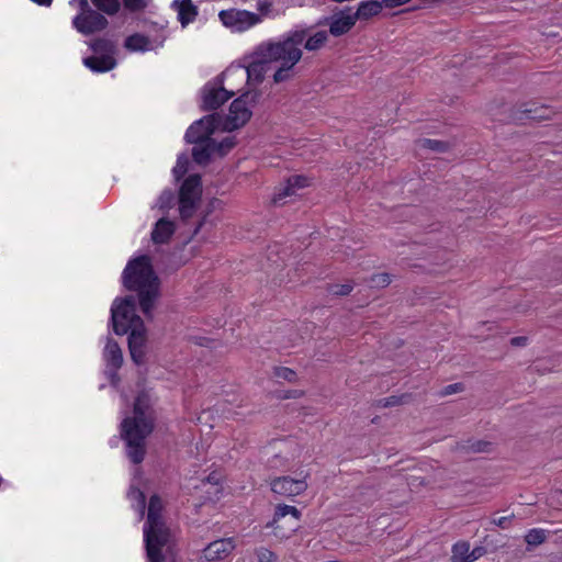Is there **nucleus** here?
<instances>
[{"label":"nucleus","instance_id":"f257e3e1","mask_svg":"<svg viewBox=\"0 0 562 562\" xmlns=\"http://www.w3.org/2000/svg\"><path fill=\"white\" fill-rule=\"evenodd\" d=\"M150 400L146 392H139L134 402L132 417H125L121 423V438L125 443L128 460L139 464L146 456V439L154 430L150 415Z\"/></svg>","mask_w":562,"mask_h":562},{"label":"nucleus","instance_id":"f03ea898","mask_svg":"<svg viewBox=\"0 0 562 562\" xmlns=\"http://www.w3.org/2000/svg\"><path fill=\"white\" fill-rule=\"evenodd\" d=\"M123 285L137 293L140 311L146 318H153V310L159 297V279L154 271L151 259L147 255H142L131 259L123 273Z\"/></svg>","mask_w":562,"mask_h":562},{"label":"nucleus","instance_id":"7ed1b4c3","mask_svg":"<svg viewBox=\"0 0 562 562\" xmlns=\"http://www.w3.org/2000/svg\"><path fill=\"white\" fill-rule=\"evenodd\" d=\"M162 502L158 495L149 498L144 541L149 562H165L162 548L170 541V530L161 517Z\"/></svg>","mask_w":562,"mask_h":562},{"label":"nucleus","instance_id":"20e7f679","mask_svg":"<svg viewBox=\"0 0 562 562\" xmlns=\"http://www.w3.org/2000/svg\"><path fill=\"white\" fill-rule=\"evenodd\" d=\"M111 322L116 335H125L133 327L144 324L136 314V299L127 295L124 299H115L111 307Z\"/></svg>","mask_w":562,"mask_h":562},{"label":"nucleus","instance_id":"39448f33","mask_svg":"<svg viewBox=\"0 0 562 562\" xmlns=\"http://www.w3.org/2000/svg\"><path fill=\"white\" fill-rule=\"evenodd\" d=\"M260 95L257 91H248L235 99L229 106V113L221 120L222 128L232 132L243 127L250 120L251 108L258 103Z\"/></svg>","mask_w":562,"mask_h":562},{"label":"nucleus","instance_id":"423d86ee","mask_svg":"<svg viewBox=\"0 0 562 562\" xmlns=\"http://www.w3.org/2000/svg\"><path fill=\"white\" fill-rule=\"evenodd\" d=\"M90 48L95 53V56L83 58L86 67L94 72H105L112 70L116 66V44L110 38L99 37L89 43Z\"/></svg>","mask_w":562,"mask_h":562},{"label":"nucleus","instance_id":"0eeeda50","mask_svg":"<svg viewBox=\"0 0 562 562\" xmlns=\"http://www.w3.org/2000/svg\"><path fill=\"white\" fill-rule=\"evenodd\" d=\"M305 38V31H295L282 42L268 43L263 52L270 59L289 58L290 65H295L302 57V50L299 46Z\"/></svg>","mask_w":562,"mask_h":562},{"label":"nucleus","instance_id":"6e6552de","mask_svg":"<svg viewBox=\"0 0 562 562\" xmlns=\"http://www.w3.org/2000/svg\"><path fill=\"white\" fill-rule=\"evenodd\" d=\"M77 2L80 12L72 19V26L82 35H91L103 31L109 22L104 15L93 10L88 0H71Z\"/></svg>","mask_w":562,"mask_h":562},{"label":"nucleus","instance_id":"1a4fd4ad","mask_svg":"<svg viewBox=\"0 0 562 562\" xmlns=\"http://www.w3.org/2000/svg\"><path fill=\"white\" fill-rule=\"evenodd\" d=\"M301 512L290 505H278L273 520L267 524V528L273 529V535L279 539L290 538L300 527Z\"/></svg>","mask_w":562,"mask_h":562},{"label":"nucleus","instance_id":"9d476101","mask_svg":"<svg viewBox=\"0 0 562 562\" xmlns=\"http://www.w3.org/2000/svg\"><path fill=\"white\" fill-rule=\"evenodd\" d=\"M218 19L224 26L238 33L245 32L262 22L261 16L257 13L235 8L222 10L218 13Z\"/></svg>","mask_w":562,"mask_h":562},{"label":"nucleus","instance_id":"9b49d317","mask_svg":"<svg viewBox=\"0 0 562 562\" xmlns=\"http://www.w3.org/2000/svg\"><path fill=\"white\" fill-rule=\"evenodd\" d=\"M222 115L213 113L195 121L186 132V140L190 144H202L221 126Z\"/></svg>","mask_w":562,"mask_h":562},{"label":"nucleus","instance_id":"f8f14e48","mask_svg":"<svg viewBox=\"0 0 562 562\" xmlns=\"http://www.w3.org/2000/svg\"><path fill=\"white\" fill-rule=\"evenodd\" d=\"M356 23L357 20L355 19L353 9L351 7L336 9L331 15L319 21L321 25H328L330 35L335 37L349 33Z\"/></svg>","mask_w":562,"mask_h":562},{"label":"nucleus","instance_id":"ddd939ff","mask_svg":"<svg viewBox=\"0 0 562 562\" xmlns=\"http://www.w3.org/2000/svg\"><path fill=\"white\" fill-rule=\"evenodd\" d=\"M233 91H228L223 87V80L217 77L213 82H209L202 90V109L204 111H213L223 105L227 100L234 97Z\"/></svg>","mask_w":562,"mask_h":562},{"label":"nucleus","instance_id":"4468645a","mask_svg":"<svg viewBox=\"0 0 562 562\" xmlns=\"http://www.w3.org/2000/svg\"><path fill=\"white\" fill-rule=\"evenodd\" d=\"M271 491L285 497H293L302 494L307 488L305 479H292L291 476H279L271 481Z\"/></svg>","mask_w":562,"mask_h":562},{"label":"nucleus","instance_id":"2eb2a0df","mask_svg":"<svg viewBox=\"0 0 562 562\" xmlns=\"http://www.w3.org/2000/svg\"><path fill=\"white\" fill-rule=\"evenodd\" d=\"M235 548L232 538L215 540L203 550V558L207 562H215L225 559Z\"/></svg>","mask_w":562,"mask_h":562},{"label":"nucleus","instance_id":"dca6fc26","mask_svg":"<svg viewBox=\"0 0 562 562\" xmlns=\"http://www.w3.org/2000/svg\"><path fill=\"white\" fill-rule=\"evenodd\" d=\"M267 47V44H261L258 46L255 56L256 59L251 61L246 68L247 78L251 80H256L258 82L263 80L267 65L270 63H274L276 59H270L266 56L263 49Z\"/></svg>","mask_w":562,"mask_h":562},{"label":"nucleus","instance_id":"f3484780","mask_svg":"<svg viewBox=\"0 0 562 562\" xmlns=\"http://www.w3.org/2000/svg\"><path fill=\"white\" fill-rule=\"evenodd\" d=\"M171 8L177 11L182 27L192 23L199 14V9L192 0H173Z\"/></svg>","mask_w":562,"mask_h":562},{"label":"nucleus","instance_id":"a211bd4d","mask_svg":"<svg viewBox=\"0 0 562 562\" xmlns=\"http://www.w3.org/2000/svg\"><path fill=\"white\" fill-rule=\"evenodd\" d=\"M202 193L200 175L189 176L180 187L179 201L198 202Z\"/></svg>","mask_w":562,"mask_h":562},{"label":"nucleus","instance_id":"6ab92c4d","mask_svg":"<svg viewBox=\"0 0 562 562\" xmlns=\"http://www.w3.org/2000/svg\"><path fill=\"white\" fill-rule=\"evenodd\" d=\"M383 7L384 4L379 0L361 1L358 4L357 10L353 11L355 19L361 22L369 21L370 19L378 16L382 12Z\"/></svg>","mask_w":562,"mask_h":562},{"label":"nucleus","instance_id":"aec40b11","mask_svg":"<svg viewBox=\"0 0 562 562\" xmlns=\"http://www.w3.org/2000/svg\"><path fill=\"white\" fill-rule=\"evenodd\" d=\"M104 360L106 361V366L113 370V373L122 367L123 364V353L119 346V344L112 339L108 338L106 345L103 351Z\"/></svg>","mask_w":562,"mask_h":562},{"label":"nucleus","instance_id":"412c9836","mask_svg":"<svg viewBox=\"0 0 562 562\" xmlns=\"http://www.w3.org/2000/svg\"><path fill=\"white\" fill-rule=\"evenodd\" d=\"M216 140L209 139L202 144H195L192 148V157L199 165H206L211 158V155L215 153Z\"/></svg>","mask_w":562,"mask_h":562},{"label":"nucleus","instance_id":"4be33fe9","mask_svg":"<svg viewBox=\"0 0 562 562\" xmlns=\"http://www.w3.org/2000/svg\"><path fill=\"white\" fill-rule=\"evenodd\" d=\"M175 232L173 223L166 220L160 218L151 233V239L155 244H164L168 241V239L172 236Z\"/></svg>","mask_w":562,"mask_h":562},{"label":"nucleus","instance_id":"5701e85b","mask_svg":"<svg viewBox=\"0 0 562 562\" xmlns=\"http://www.w3.org/2000/svg\"><path fill=\"white\" fill-rule=\"evenodd\" d=\"M124 46L131 52H146L151 48L149 38L138 33L126 37Z\"/></svg>","mask_w":562,"mask_h":562},{"label":"nucleus","instance_id":"b1692460","mask_svg":"<svg viewBox=\"0 0 562 562\" xmlns=\"http://www.w3.org/2000/svg\"><path fill=\"white\" fill-rule=\"evenodd\" d=\"M128 348L146 347V330L144 324L128 330Z\"/></svg>","mask_w":562,"mask_h":562},{"label":"nucleus","instance_id":"393cba45","mask_svg":"<svg viewBox=\"0 0 562 562\" xmlns=\"http://www.w3.org/2000/svg\"><path fill=\"white\" fill-rule=\"evenodd\" d=\"M277 63H280V67L276 70L273 75L274 82H283L292 76V68L294 65H290L289 58H280L279 60H276Z\"/></svg>","mask_w":562,"mask_h":562},{"label":"nucleus","instance_id":"a878e982","mask_svg":"<svg viewBox=\"0 0 562 562\" xmlns=\"http://www.w3.org/2000/svg\"><path fill=\"white\" fill-rule=\"evenodd\" d=\"M548 533L549 532L544 529L533 528L526 533L525 541L527 542L528 547H537L546 542Z\"/></svg>","mask_w":562,"mask_h":562},{"label":"nucleus","instance_id":"bb28decb","mask_svg":"<svg viewBox=\"0 0 562 562\" xmlns=\"http://www.w3.org/2000/svg\"><path fill=\"white\" fill-rule=\"evenodd\" d=\"M522 113L527 115L528 119L533 121H542L549 120L552 115V110L548 106H535V108H525Z\"/></svg>","mask_w":562,"mask_h":562},{"label":"nucleus","instance_id":"cd10ccee","mask_svg":"<svg viewBox=\"0 0 562 562\" xmlns=\"http://www.w3.org/2000/svg\"><path fill=\"white\" fill-rule=\"evenodd\" d=\"M470 544L467 541H459L452 547L453 562H469Z\"/></svg>","mask_w":562,"mask_h":562},{"label":"nucleus","instance_id":"c85d7f7f","mask_svg":"<svg viewBox=\"0 0 562 562\" xmlns=\"http://www.w3.org/2000/svg\"><path fill=\"white\" fill-rule=\"evenodd\" d=\"M491 442L484 440H469L458 446V449L464 452H486L490 450Z\"/></svg>","mask_w":562,"mask_h":562},{"label":"nucleus","instance_id":"c756f323","mask_svg":"<svg viewBox=\"0 0 562 562\" xmlns=\"http://www.w3.org/2000/svg\"><path fill=\"white\" fill-rule=\"evenodd\" d=\"M91 2L99 11L109 15L115 14L121 8L119 0H91Z\"/></svg>","mask_w":562,"mask_h":562},{"label":"nucleus","instance_id":"7c9ffc66","mask_svg":"<svg viewBox=\"0 0 562 562\" xmlns=\"http://www.w3.org/2000/svg\"><path fill=\"white\" fill-rule=\"evenodd\" d=\"M327 38L328 36L326 31H318L306 40L305 48L307 50H317L325 45Z\"/></svg>","mask_w":562,"mask_h":562},{"label":"nucleus","instance_id":"2f4dec72","mask_svg":"<svg viewBox=\"0 0 562 562\" xmlns=\"http://www.w3.org/2000/svg\"><path fill=\"white\" fill-rule=\"evenodd\" d=\"M295 193H296L295 190L292 188V186H290L289 180H286V183L284 186L277 189V191L272 198V203L274 205H283L284 204L283 200L288 196L294 195Z\"/></svg>","mask_w":562,"mask_h":562},{"label":"nucleus","instance_id":"473e14b6","mask_svg":"<svg viewBox=\"0 0 562 562\" xmlns=\"http://www.w3.org/2000/svg\"><path fill=\"white\" fill-rule=\"evenodd\" d=\"M128 497L136 502V509L139 512L143 517L146 507V497L145 494L136 487H131L128 492Z\"/></svg>","mask_w":562,"mask_h":562},{"label":"nucleus","instance_id":"72a5a7b5","mask_svg":"<svg viewBox=\"0 0 562 562\" xmlns=\"http://www.w3.org/2000/svg\"><path fill=\"white\" fill-rule=\"evenodd\" d=\"M419 145L423 148H428L437 153H443L448 149L449 145L446 142L424 138L419 140Z\"/></svg>","mask_w":562,"mask_h":562},{"label":"nucleus","instance_id":"f704fd0d","mask_svg":"<svg viewBox=\"0 0 562 562\" xmlns=\"http://www.w3.org/2000/svg\"><path fill=\"white\" fill-rule=\"evenodd\" d=\"M188 167H189L188 156L186 154H181L180 156H178L177 164L172 169L175 178L177 180L182 178L187 173Z\"/></svg>","mask_w":562,"mask_h":562},{"label":"nucleus","instance_id":"c9c22d12","mask_svg":"<svg viewBox=\"0 0 562 562\" xmlns=\"http://www.w3.org/2000/svg\"><path fill=\"white\" fill-rule=\"evenodd\" d=\"M352 283L348 282L345 284H328L327 292L334 296H346L352 291Z\"/></svg>","mask_w":562,"mask_h":562},{"label":"nucleus","instance_id":"e433bc0d","mask_svg":"<svg viewBox=\"0 0 562 562\" xmlns=\"http://www.w3.org/2000/svg\"><path fill=\"white\" fill-rule=\"evenodd\" d=\"M273 374L276 378L285 380L288 382H295L297 378L295 371L286 367H276L273 369Z\"/></svg>","mask_w":562,"mask_h":562},{"label":"nucleus","instance_id":"4c0bfd02","mask_svg":"<svg viewBox=\"0 0 562 562\" xmlns=\"http://www.w3.org/2000/svg\"><path fill=\"white\" fill-rule=\"evenodd\" d=\"M273 2L274 0H256L257 14L261 16V20L271 15Z\"/></svg>","mask_w":562,"mask_h":562},{"label":"nucleus","instance_id":"58836bf2","mask_svg":"<svg viewBox=\"0 0 562 562\" xmlns=\"http://www.w3.org/2000/svg\"><path fill=\"white\" fill-rule=\"evenodd\" d=\"M196 209V202L179 201L180 216L183 221L192 217Z\"/></svg>","mask_w":562,"mask_h":562},{"label":"nucleus","instance_id":"ea45409f","mask_svg":"<svg viewBox=\"0 0 562 562\" xmlns=\"http://www.w3.org/2000/svg\"><path fill=\"white\" fill-rule=\"evenodd\" d=\"M372 288H385L391 283V276L389 273L373 274L369 280Z\"/></svg>","mask_w":562,"mask_h":562},{"label":"nucleus","instance_id":"a19ab883","mask_svg":"<svg viewBox=\"0 0 562 562\" xmlns=\"http://www.w3.org/2000/svg\"><path fill=\"white\" fill-rule=\"evenodd\" d=\"M151 0H123L126 10L131 12H138L148 7Z\"/></svg>","mask_w":562,"mask_h":562},{"label":"nucleus","instance_id":"79ce46f5","mask_svg":"<svg viewBox=\"0 0 562 562\" xmlns=\"http://www.w3.org/2000/svg\"><path fill=\"white\" fill-rule=\"evenodd\" d=\"M236 145L235 137H225L222 142H216L215 151L221 156L226 155Z\"/></svg>","mask_w":562,"mask_h":562},{"label":"nucleus","instance_id":"37998d69","mask_svg":"<svg viewBox=\"0 0 562 562\" xmlns=\"http://www.w3.org/2000/svg\"><path fill=\"white\" fill-rule=\"evenodd\" d=\"M288 180L290 182V186H292V188L295 191L310 186V179L305 176L295 175V176H291Z\"/></svg>","mask_w":562,"mask_h":562},{"label":"nucleus","instance_id":"c03bdc74","mask_svg":"<svg viewBox=\"0 0 562 562\" xmlns=\"http://www.w3.org/2000/svg\"><path fill=\"white\" fill-rule=\"evenodd\" d=\"M145 348H146V347H140V348H128V349H130V353H131V358H132V360H133L137 366H140V364H144V363H145V358H146V351H145Z\"/></svg>","mask_w":562,"mask_h":562},{"label":"nucleus","instance_id":"a18cd8bd","mask_svg":"<svg viewBox=\"0 0 562 562\" xmlns=\"http://www.w3.org/2000/svg\"><path fill=\"white\" fill-rule=\"evenodd\" d=\"M256 555L259 562H277L278 560L277 555L266 548L257 550Z\"/></svg>","mask_w":562,"mask_h":562},{"label":"nucleus","instance_id":"49530a36","mask_svg":"<svg viewBox=\"0 0 562 562\" xmlns=\"http://www.w3.org/2000/svg\"><path fill=\"white\" fill-rule=\"evenodd\" d=\"M404 396H389L379 401V405L382 407L396 406L403 403Z\"/></svg>","mask_w":562,"mask_h":562},{"label":"nucleus","instance_id":"de8ad7c7","mask_svg":"<svg viewBox=\"0 0 562 562\" xmlns=\"http://www.w3.org/2000/svg\"><path fill=\"white\" fill-rule=\"evenodd\" d=\"M463 390H464V385L462 383H453V384H449V385L445 386L441 394L442 395H451L454 393L462 392Z\"/></svg>","mask_w":562,"mask_h":562},{"label":"nucleus","instance_id":"09e8293b","mask_svg":"<svg viewBox=\"0 0 562 562\" xmlns=\"http://www.w3.org/2000/svg\"><path fill=\"white\" fill-rule=\"evenodd\" d=\"M513 517H514V515H512V516H503V517L494 518V519L492 520V522H493L495 526H497V527H499V528H502V529H507V528H509V526H510V521H512V518H513Z\"/></svg>","mask_w":562,"mask_h":562},{"label":"nucleus","instance_id":"8fccbe9b","mask_svg":"<svg viewBox=\"0 0 562 562\" xmlns=\"http://www.w3.org/2000/svg\"><path fill=\"white\" fill-rule=\"evenodd\" d=\"M486 553V549L484 547H475L472 550L470 549V559L469 562H474Z\"/></svg>","mask_w":562,"mask_h":562},{"label":"nucleus","instance_id":"3c124183","mask_svg":"<svg viewBox=\"0 0 562 562\" xmlns=\"http://www.w3.org/2000/svg\"><path fill=\"white\" fill-rule=\"evenodd\" d=\"M409 1L411 0H382V3L384 4V7L393 9L403 5Z\"/></svg>","mask_w":562,"mask_h":562},{"label":"nucleus","instance_id":"603ef678","mask_svg":"<svg viewBox=\"0 0 562 562\" xmlns=\"http://www.w3.org/2000/svg\"><path fill=\"white\" fill-rule=\"evenodd\" d=\"M172 199H173V195L170 191H164L160 195L161 207L169 204L172 201Z\"/></svg>","mask_w":562,"mask_h":562},{"label":"nucleus","instance_id":"864d4df0","mask_svg":"<svg viewBox=\"0 0 562 562\" xmlns=\"http://www.w3.org/2000/svg\"><path fill=\"white\" fill-rule=\"evenodd\" d=\"M527 342V338L526 337H522V336H519V337H514L512 338L510 340V344L513 346H525Z\"/></svg>","mask_w":562,"mask_h":562},{"label":"nucleus","instance_id":"5fc2aeb1","mask_svg":"<svg viewBox=\"0 0 562 562\" xmlns=\"http://www.w3.org/2000/svg\"><path fill=\"white\" fill-rule=\"evenodd\" d=\"M300 395H301V392H299V391H291V392H289V393H286L284 395V398H291V397L296 398Z\"/></svg>","mask_w":562,"mask_h":562},{"label":"nucleus","instance_id":"6e6d98bb","mask_svg":"<svg viewBox=\"0 0 562 562\" xmlns=\"http://www.w3.org/2000/svg\"><path fill=\"white\" fill-rule=\"evenodd\" d=\"M202 225H203V223L200 222L199 225L196 226L195 231H194V234H196L201 229Z\"/></svg>","mask_w":562,"mask_h":562}]
</instances>
